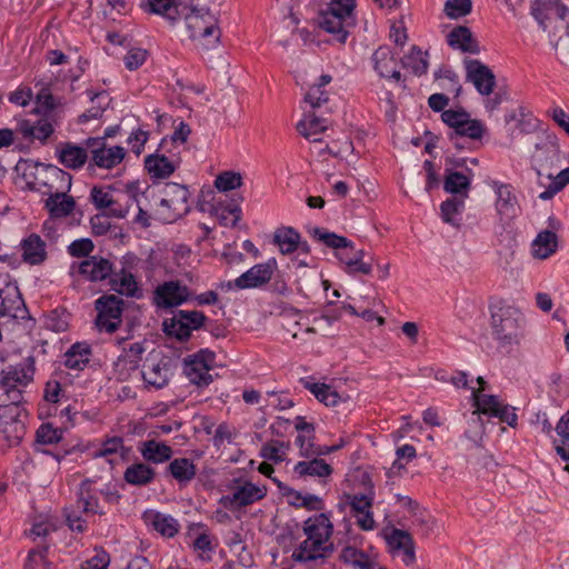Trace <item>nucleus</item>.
I'll return each instance as SVG.
<instances>
[{"mask_svg":"<svg viewBox=\"0 0 569 569\" xmlns=\"http://www.w3.org/2000/svg\"><path fill=\"white\" fill-rule=\"evenodd\" d=\"M332 529V523L325 513L309 518L303 526L307 538L293 551L292 558L299 562H310L330 557L333 552L330 541Z\"/></svg>","mask_w":569,"mask_h":569,"instance_id":"nucleus-1","label":"nucleus"},{"mask_svg":"<svg viewBox=\"0 0 569 569\" xmlns=\"http://www.w3.org/2000/svg\"><path fill=\"white\" fill-rule=\"evenodd\" d=\"M493 338L501 348L518 346L523 336L526 318L521 310L505 301L490 306Z\"/></svg>","mask_w":569,"mask_h":569,"instance_id":"nucleus-2","label":"nucleus"},{"mask_svg":"<svg viewBox=\"0 0 569 569\" xmlns=\"http://www.w3.org/2000/svg\"><path fill=\"white\" fill-rule=\"evenodd\" d=\"M48 179L51 182H46L48 194L44 207L51 218H64L70 216L74 208L76 201L73 197L68 196L71 188L72 177L56 166H48L46 169Z\"/></svg>","mask_w":569,"mask_h":569,"instance_id":"nucleus-3","label":"nucleus"},{"mask_svg":"<svg viewBox=\"0 0 569 569\" xmlns=\"http://www.w3.org/2000/svg\"><path fill=\"white\" fill-rule=\"evenodd\" d=\"M89 199L94 208L103 211L106 216L123 219L132 207L136 194L130 189L102 184L92 187Z\"/></svg>","mask_w":569,"mask_h":569,"instance_id":"nucleus-4","label":"nucleus"},{"mask_svg":"<svg viewBox=\"0 0 569 569\" xmlns=\"http://www.w3.org/2000/svg\"><path fill=\"white\" fill-rule=\"evenodd\" d=\"M355 7L356 0H331L318 23L326 32L333 34L338 42L345 43L349 30L356 24Z\"/></svg>","mask_w":569,"mask_h":569,"instance_id":"nucleus-5","label":"nucleus"},{"mask_svg":"<svg viewBox=\"0 0 569 569\" xmlns=\"http://www.w3.org/2000/svg\"><path fill=\"white\" fill-rule=\"evenodd\" d=\"M190 38L203 50L216 48L221 32L217 18L206 8H192L184 17Z\"/></svg>","mask_w":569,"mask_h":569,"instance_id":"nucleus-6","label":"nucleus"},{"mask_svg":"<svg viewBox=\"0 0 569 569\" xmlns=\"http://www.w3.org/2000/svg\"><path fill=\"white\" fill-rule=\"evenodd\" d=\"M97 495L98 489L96 488L94 480L84 479L80 483L77 491L76 503L66 508V519L72 531L82 532L84 530L86 521L82 519V513H104L100 508Z\"/></svg>","mask_w":569,"mask_h":569,"instance_id":"nucleus-7","label":"nucleus"},{"mask_svg":"<svg viewBox=\"0 0 569 569\" xmlns=\"http://www.w3.org/2000/svg\"><path fill=\"white\" fill-rule=\"evenodd\" d=\"M559 146L555 138L541 136L535 143L531 154V166L537 174V186L546 184L552 178V172L558 168Z\"/></svg>","mask_w":569,"mask_h":569,"instance_id":"nucleus-8","label":"nucleus"},{"mask_svg":"<svg viewBox=\"0 0 569 569\" xmlns=\"http://www.w3.org/2000/svg\"><path fill=\"white\" fill-rule=\"evenodd\" d=\"M441 118L452 129V132L449 133V139L458 148H460L457 142L458 138L467 137L472 140H479L486 132L485 124L477 119H471L469 113L463 110H445Z\"/></svg>","mask_w":569,"mask_h":569,"instance_id":"nucleus-9","label":"nucleus"},{"mask_svg":"<svg viewBox=\"0 0 569 569\" xmlns=\"http://www.w3.org/2000/svg\"><path fill=\"white\" fill-rule=\"evenodd\" d=\"M96 327L100 332L113 333L122 323L124 301L116 295H103L94 301Z\"/></svg>","mask_w":569,"mask_h":569,"instance_id":"nucleus-10","label":"nucleus"},{"mask_svg":"<svg viewBox=\"0 0 569 569\" xmlns=\"http://www.w3.org/2000/svg\"><path fill=\"white\" fill-rule=\"evenodd\" d=\"M214 352L202 349L184 360L183 372L190 383L207 387L213 380L210 371L214 367Z\"/></svg>","mask_w":569,"mask_h":569,"instance_id":"nucleus-11","label":"nucleus"},{"mask_svg":"<svg viewBox=\"0 0 569 569\" xmlns=\"http://www.w3.org/2000/svg\"><path fill=\"white\" fill-rule=\"evenodd\" d=\"M166 198L160 200L159 218L166 222H172L186 214L189 210V191L184 186L169 183L164 190Z\"/></svg>","mask_w":569,"mask_h":569,"instance_id":"nucleus-12","label":"nucleus"},{"mask_svg":"<svg viewBox=\"0 0 569 569\" xmlns=\"http://www.w3.org/2000/svg\"><path fill=\"white\" fill-rule=\"evenodd\" d=\"M228 488L231 493L223 496L221 502L229 509L249 506L261 500L267 495L266 487H259L242 479H232Z\"/></svg>","mask_w":569,"mask_h":569,"instance_id":"nucleus-13","label":"nucleus"},{"mask_svg":"<svg viewBox=\"0 0 569 569\" xmlns=\"http://www.w3.org/2000/svg\"><path fill=\"white\" fill-rule=\"evenodd\" d=\"M491 188L496 194L495 209L499 221L503 226H510L520 212V206L515 190L511 184L499 181H493Z\"/></svg>","mask_w":569,"mask_h":569,"instance_id":"nucleus-14","label":"nucleus"},{"mask_svg":"<svg viewBox=\"0 0 569 569\" xmlns=\"http://www.w3.org/2000/svg\"><path fill=\"white\" fill-rule=\"evenodd\" d=\"M171 375L170 362L167 359L160 357L159 353H149L141 369V376L147 387L161 389L168 385Z\"/></svg>","mask_w":569,"mask_h":569,"instance_id":"nucleus-15","label":"nucleus"},{"mask_svg":"<svg viewBox=\"0 0 569 569\" xmlns=\"http://www.w3.org/2000/svg\"><path fill=\"white\" fill-rule=\"evenodd\" d=\"M70 271L77 272L87 281L100 282L112 276L113 264L102 256H91L80 262H73Z\"/></svg>","mask_w":569,"mask_h":569,"instance_id":"nucleus-16","label":"nucleus"},{"mask_svg":"<svg viewBox=\"0 0 569 569\" xmlns=\"http://www.w3.org/2000/svg\"><path fill=\"white\" fill-rule=\"evenodd\" d=\"M104 139V137L89 138L84 144L89 149L96 166L111 169L123 160L126 151L120 146L108 148Z\"/></svg>","mask_w":569,"mask_h":569,"instance_id":"nucleus-17","label":"nucleus"},{"mask_svg":"<svg viewBox=\"0 0 569 569\" xmlns=\"http://www.w3.org/2000/svg\"><path fill=\"white\" fill-rule=\"evenodd\" d=\"M26 313L27 308L17 283L4 279L0 283V317L23 319Z\"/></svg>","mask_w":569,"mask_h":569,"instance_id":"nucleus-18","label":"nucleus"},{"mask_svg":"<svg viewBox=\"0 0 569 569\" xmlns=\"http://www.w3.org/2000/svg\"><path fill=\"white\" fill-rule=\"evenodd\" d=\"M190 298L187 286L179 281H167L159 284L153 292V303L158 308L168 309L181 306Z\"/></svg>","mask_w":569,"mask_h":569,"instance_id":"nucleus-19","label":"nucleus"},{"mask_svg":"<svg viewBox=\"0 0 569 569\" xmlns=\"http://www.w3.org/2000/svg\"><path fill=\"white\" fill-rule=\"evenodd\" d=\"M465 64L467 80L475 86L480 94L489 96L496 84L493 72L479 60L467 59Z\"/></svg>","mask_w":569,"mask_h":569,"instance_id":"nucleus-20","label":"nucleus"},{"mask_svg":"<svg viewBox=\"0 0 569 569\" xmlns=\"http://www.w3.org/2000/svg\"><path fill=\"white\" fill-rule=\"evenodd\" d=\"M296 429L302 432L297 437L296 443L300 448V455L306 458L328 455L340 448V446H316L312 441L315 431L313 426L309 422H306L300 417L298 418V422L296 423Z\"/></svg>","mask_w":569,"mask_h":569,"instance_id":"nucleus-21","label":"nucleus"},{"mask_svg":"<svg viewBox=\"0 0 569 569\" xmlns=\"http://www.w3.org/2000/svg\"><path fill=\"white\" fill-rule=\"evenodd\" d=\"M276 268V260L272 259L266 263H258L248 271L238 277L233 284L238 289L258 288L267 283Z\"/></svg>","mask_w":569,"mask_h":569,"instance_id":"nucleus-22","label":"nucleus"},{"mask_svg":"<svg viewBox=\"0 0 569 569\" xmlns=\"http://www.w3.org/2000/svg\"><path fill=\"white\" fill-rule=\"evenodd\" d=\"M300 383L326 406L353 405L349 395H340L327 383L313 382L311 378H301Z\"/></svg>","mask_w":569,"mask_h":569,"instance_id":"nucleus-23","label":"nucleus"},{"mask_svg":"<svg viewBox=\"0 0 569 569\" xmlns=\"http://www.w3.org/2000/svg\"><path fill=\"white\" fill-rule=\"evenodd\" d=\"M273 243L282 254H290L300 249L302 252L310 251L309 244L301 241L300 233L292 227H280L273 233Z\"/></svg>","mask_w":569,"mask_h":569,"instance_id":"nucleus-24","label":"nucleus"},{"mask_svg":"<svg viewBox=\"0 0 569 569\" xmlns=\"http://www.w3.org/2000/svg\"><path fill=\"white\" fill-rule=\"evenodd\" d=\"M89 149L72 142H62L57 147L56 153L59 162L68 169L82 168L88 160Z\"/></svg>","mask_w":569,"mask_h":569,"instance_id":"nucleus-25","label":"nucleus"},{"mask_svg":"<svg viewBox=\"0 0 569 569\" xmlns=\"http://www.w3.org/2000/svg\"><path fill=\"white\" fill-rule=\"evenodd\" d=\"M375 71L382 78H392L396 81L401 79V73L397 70V60L389 47H379L372 54Z\"/></svg>","mask_w":569,"mask_h":569,"instance_id":"nucleus-26","label":"nucleus"},{"mask_svg":"<svg viewBox=\"0 0 569 569\" xmlns=\"http://www.w3.org/2000/svg\"><path fill=\"white\" fill-rule=\"evenodd\" d=\"M386 541L391 549L402 550V561L406 566H411L415 563V542L408 531L393 528L390 533L386 535Z\"/></svg>","mask_w":569,"mask_h":569,"instance_id":"nucleus-27","label":"nucleus"},{"mask_svg":"<svg viewBox=\"0 0 569 569\" xmlns=\"http://www.w3.org/2000/svg\"><path fill=\"white\" fill-rule=\"evenodd\" d=\"M147 525L151 526L157 532L163 537L172 538L180 529L179 522L169 515L156 511H147L143 515Z\"/></svg>","mask_w":569,"mask_h":569,"instance_id":"nucleus-28","label":"nucleus"},{"mask_svg":"<svg viewBox=\"0 0 569 569\" xmlns=\"http://www.w3.org/2000/svg\"><path fill=\"white\" fill-rule=\"evenodd\" d=\"M112 274L113 277L110 279L112 290L131 298H140L142 296V291L130 271L122 268L119 272Z\"/></svg>","mask_w":569,"mask_h":569,"instance_id":"nucleus-29","label":"nucleus"},{"mask_svg":"<svg viewBox=\"0 0 569 569\" xmlns=\"http://www.w3.org/2000/svg\"><path fill=\"white\" fill-rule=\"evenodd\" d=\"M33 373L32 363L8 367L0 373V382L3 387L27 386L33 379Z\"/></svg>","mask_w":569,"mask_h":569,"instance_id":"nucleus-30","label":"nucleus"},{"mask_svg":"<svg viewBox=\"0 0 569 569\" xmlns=\"http://www.w3.org/2000/svg\"><path fill=\"white\" fill-rule=\"evenodd\" d=\"M558 249L556 232L540 231L531 243V254L535 259L545 260L551 257Z\"/></svg>","mask_w":569,"mask_h":569,"instance_id":"nucleus-31","label":"nucleus"},{"mask_svg":"<svg viewBox=\"0 0 569 569\" xmlns=\"http://www.w3.org/2000/svg\"><path fill=\"white\" fill-rule=\"evenodd\" d=\"M472 397L476 407V410L472 412V415L477 416V418L473 419V423L479 425V427L481 428L482 422L480 419V415L482 413L496 417L498 415L499 409L502 407V403L496 396L483 395L480 392V390H473Z\"/></svg>","mask_w":569,"mask_h":569,"instance_id":"nucleus-32","label":"nucleus"},{"mask_svg":"<svg viewBox=\"0 0 569 569\" xmlns=\"http://www.w3.org/2000/svg\"><path fill=\"white\" fill-rule=\"evenodd\" d=\"M178 161L168 159L164 154H150L144 159V168L152 178L164 179L171 176Z\"/></svg>","mask_w":569,"mask_h":569,"instance_id":"nucleus-33","label":"nucleus"},{"mask_svg":"<svg viewBox=\"0 0 569 569\" xmlns=\"http://www.w3.org/2000/svg\"><path fill=\"white\" fill-rule=\"evenodd\" d=\"M23 260L30 264H39L47 257L46 243L40 236L32 233L26 238L22 243Z\"/></svg>","mask_w":569,"mask_h":569,"instance_id":"nucleus-34","label":"nucleus"},{"mask_svg":"<svg viewBox=\"0 0 569 569\" xmlns=\"http://www.w3.org/2000/svg\"><path fill=\"white\" fill-rule=\"evenodd\" d=\"M139 451L147 461L153 463L168 461L173 452L171 447L153 439L141 442Z\"/></svg>","mask_w":569,"mask_h":569,"instance_id":"nucleus-35","label":"nucleus"},{"mask_svg":"<svg viewBox=\"0 0 569 569\" xmlns=\"http://www.w3.org/2000/svg\"><path fill=\"white\" fill-rule=\"evenodd\" d=\"M91 348L86 342H77L64 353V366L73 370H82L89 362Z\"/></svg>","mask_w":569,"mask_h":569,"instance_id":"nucleus-36","label":"nucleus"},{"mask_svg":"<svg viewBox=\"0 0 569 569\" xmlns=\"http://www.w3.org/2000/svg\"><path fill=\"white\" fill-rule=\"evenodd\" d=\"M448 43L453 49H459L463 52L476 53L478 52V46L472 38V33L469 28L459 26L455 28L448 34Z\"/></svg>","mask_w":569,"mask_h":569,"instance_id":"nucleus-37","label":"nucleus"},{"mask_svg":"<svg viewBox=\"0 0 569 569\" xmlns=\"http://www.w3.org/2000/svg\"><path fill=\"white\" fill-rule=\"evenodd\" d=\"M140 7L148 13L162 16L170 21L177 20L178 7L176 0H141Z\"/></svg>","mask_w":569,"mask_h":569,"instance_id":"nucleus-38","label":"nucleus"},{"mask_svg":"<svg viewBox=\"0 0 569 569\" xmlns=\"http://www.w3.org/2000/svg\"><path fill=\"white\" fill-rule=\"evenodd\" d=\"M26 433L24 421H0V442L7 447L17 446Z\"/></svg>","mask_w":569,"mask_h":569,"instance_id":"nucleus-39","label":"nucleus"},{"mask_svg":"<svg viewBox=\"0 0 569 569\" xmlns=\"http://www.w3.org/2000/svg\"><path fill=\"white\" fill-rule=\"evenodd\" d=\"M295 472L300 477L311 476V477H328L332 472V468L325 460L313 458L309 461H299L295 466Z\"/></svg>","mask_w":569,"mask_h":569,"instance_id":"nucleus-40","label":"nucleus"},{"mask_svg":"<svg viewBox=\"0 0 569 569\" xmlns=\"http://www.w3.org/2000/svg\"><path fill=\"white\" fill-rule=\"evenodd\" d=\"M168 470L171 476L180 483H187L191 481L197 472L193 462L187 458H177L172 460L168 466Z\"/></svg>","mask_w":569,"mask_h":569,"instance_id":"nucleus-41","label":"nucleus"},{"mask_svg":"<svg viewBox=\"0 0 569 569\" xmlns=\"http://www.w3.org/2000/svg\"><path fill=\"white\" fill-rule=\"evenodd\" d=\"M154 470L140 462L129 466L124 472V479L128 483L134 486H146L154 478Z\"/></svg>","mask_w":569,"mask_h":569,"instance_id":"nucleus-42","label":"nucleus"},{"mask_svg":"<svg viewBox=\"0 0 569 569\" xmlns=\"http://www.w3.org/2000/svg\"><path fill=\"white\" fill-rule=\"evenodd\" d=\"M569 183V168H566L558 173L552 172V178L540 188L542 191L538 194L541 200H550L561 191Z\"/></svg>","mask_w":569,"mask_h":569,"instance_id":"nucleus-43","label":"nucleus"},{"mask_svg":"<svg viewBox=\"0 0 569 569\" xmlns=\"http://www.w3.org/2000/svg\"><path fill=\"white\" fill-rule=\"evenodd\" d=\"M311 237L333 249L350 248L353 249L352 242L346 237L329 232L325 228L315 227L309 230Z\"/></svg>","mask_w":569,"mask_h":569,"instance_id":"nucleus-44","label":"nucleus"},{"mask_svg":"<svg viewBox=\"0 0 569 569\" xmlns=\"http://www.w3.org/2000/svg\"><path fill=\"white\" fill-rule=\"evenodd\" d=\"M443 188L447 192L461 194V199H465L470 188V178L458 171H449L446 176Z\"/></svg>","mask_w":569,"mask_h":569,"instance_id":"nucleus-45","label":"nucleus"},{"mask_svg":"<svg viewBox=\"0 0 569 569\" xmlns=\"http://www.w3.org/2000/svg\"><path fill=\"white\" fill-rule=\"evenodd\" d=\"M326 129L327 121L317 117L315 113L306 114L297 124L299 133L307 139H311L313 136L323 132Z\"/></svg>","mask_w":569,"mask_h":569,"instance_id":"nucleus-46","label":"nucleus"},{"mask_svg":"<svg viewBox=\"0 0 569 569\" xmlns=\"http://www.w3.org/2000/svg\"><path fill=\"white\" fill-rule=\"evenodd\" d=\"M427 52H422L419 48L412 47L410 52L402 59L405 68L410 69L416 76L425 74L428 70Z\"/></svg>","mask_w":569,"mask_h":569,"instance_id":"nucleus-47","label":"nucleus"},{"mask_svg":"<svg viewBox=\"0 0 569 569\" xmlns=\"http://www.w3.org/2000/svg\"><path fill=\"white\" fill-rule=\"evenodd\" d=\"M340 559L356 569H373V562L369 557L351 546L342 549Z\"/></svg>","mask_w":569,"mask_h":569,"instance_id":"nucleus-48","label":"nucleus"},{"mask_svg":"<svg viewBox=\"0 0 569 569\" xmlns=\"http://www.w3.org/2000/svg\"><path fill=\"white\" fill-rule=\"evenodd\" d=\"M363 257V250H356L352 256L341 254L340 260L346 264L349 273L370 274L372 271L371 263L365 262Z\"/></svg>","mask_w":569,"mask_h":569,"instance_id":"nucleus-49","label":"nucleus"},{"mask_svg":"<svg viewBox=\"0 0 569 569\" xmlns=\"http://www.w3.org/2000/svg\"><path fill=\"white\" fill-rule=\"evenodd\" d=\"M163 331L181 341L188 339L192 332L187 322L179 318V312H176L171 319L163 321Z\"/></svg>","mask_w":569,"mask_h":569,"instance_id":"nucleus-50","label":"nucleus"},{"mask_svg":"<svg viewBox=\"0 0 569 569\" xmlns=\"http://www.w3.org/2000/svg\"><path fill=\"white\" fill-rule=\"evenodd\" d=\"M242 184V177L239 172L224 171L217 176L214 187L222 192L234 190Z\"/></svg>","mask_w":569,"mask_h":569,"instance_id":"nucleus-51","label":"nucleus"},{"mask_svg":"<svg viewBox=\"0 0 569 569\" xmlns=\"http://www.w3.org/2000/svg\"><path fill=\"white\" fill-rule=\"evenodd\" d=\"M463 199L451 198L441 203V217L446 223L458 226L455 216L460 213L463 209Z\"/></svg>","mask_w":569,"mask_h":569,"instance_id":"nucleus-52","label":"nucleus"},{"mask_svg":"<svg viewBox=\"0 0 569 569\" xmlns=\"http://www.w3.org/2000/svg\"><path fill=\"white\" fill-rule=\"evenodd\" d=\"M21 130L26 137H31L38 140H46L52 132L53 128L51 123L47 121H39L36 124L22 123Z\"/></svg>","mask_w":569,"mask_h":569,"instance_id":"nucleus-53","label":"nucleus"},{"mask_svg":"<svg viewBox=\"0 0 569 569\" xmlns=\"http://www.w3.org/2000/svg\"><path fill=\"white\" fill-rule=\"evenodd\" d=\"M471 0H447L445 12L450 19H459L471 12Z\"/></svg>","mask_w":569,"mask_h":569,"instance_id":"nucleus-54","label":"nucleus"},{"mask_svg":"<svg viewBox=\"0 0 569 569\" xmlns=\"http://www.w3.org/2000/svg\"><path fill=\"white\" fill-rule=\"evenodd\" d=\"M348 501L351 507L352 515L363 513L372 508L373 492L369 493H355L348 496Z\"/></svg>","mask_w":569,"mask_h":569,"instance_id":"nucleus-55","label":"nucleus"},{"mask_svg":"<svg viewBox=\"0 0 569 569\" xmlns=\"http://www.w3.org/2000/svg\"><path fill=\"white\" fill-rule=\"evenodd\" d=\"M288 445L281 441H271L262 446L261 457L274 462H280L284 459Z\"/></svg>","mask_w":569,"mask_h":569,"instance_id":"nucleus-56","label":"nucleus"},{"mask_svg":"<svg viewBox=\"0 0 569 569\" xmlns=\"http://www.w3.org/2000/svg\"><path fill=\"white\" fill-rule=\"evenodd\" d=\"M94 249L93 242L89 238H81L72 241L68 247V252L71 257L89 258Z\"/></svg>","mask_w":569,"mask_h":569,"instance_id":"nucleus-57","label":"nucleus"},{"mask_svg":"<svg viewBox=\"0 0 569 569\" xmlns=\"http://www.w3.org/2000/svg\"><path fill=\"white\" fill-rule=\"evenodd\" d=\"M27 411L22 406L2 403L0 405V421H24Z\"/></svg>","mask_w":569,"mask_h":569,"instance_id":"nucleus-58","label":"nucleus"},{"mask_svg":"<svg viewBox=\"0 0 569 569\" xmlns=\"http://www.w3.org/2000/svg\"><path fill=\"white\" fill-rule=\"evenodd\" d=\"M147 56H148V52L144 49H141V48L130 49L123 58L126 68L131 71L138 69L139 67H141L144 63Z\"/></svg>","mask_w":569,"mask_h":569,"instance_id":"nucleus-59","label":"nucleus"},{"mask_svg":"<svg viewBox=\"0 0 569 569\" xmlns=\"http://www.w3.org/2000/svg\"><path fill=\"white\" fill-rule=\"evenodd\" d=\"M62 438V430L51 425H42L37 431V439L41 443H56Z\"/></svg>","mask_w":569,"mask_h":569,"instance_id":"nucleus-60","label":"nucleus"},{"mask_svg":"<svg viewBox=\"0 0 569 569\" xmlns=\"http://www.w3.org/2000/svg\"><path fill=\"white\" fill-rule=\"evenodd\" d=\"M328 93L322 89V87H318L313 84L310 87L308 92L305 96V101L311 106V108H318L322 103L328 101Z\"/></svg>","mask_w":569,"mask_h":569,"instance_id":"nucleus-61","label":"nucleus"},{"mask_svg":"<svg viewBox=\"0 0 569 569\" xmlns=\"http://www.w3.org/2000/svg\"><path fill=\"white\" fill-rule=\"evenodd\" d=\"M219 222L224 227H236L241 219V209L238 206L221 210L218 213Z\"/></svg>","mask_w":569,"mask_h":569,"instance_id":"nucleus-62","label":"nucleus"},{"mask_svg":"<svg viewBox=\"0 0 569 569\" xmlns=\"http://www.w3.org/2000/svg\"><path fill=\"white\" fill-rule=\"evenodd\" d=\"M178 312H179V318L183 319L192 331L202 327V325L204 323V321L207 319L206 316L201 311H197V310H192V311L179 310Z\"/></svg>","mask_w":569,"mask_h":569,"instance_id":"nucleus-63","label":"nucleus"},{"mask_svg":"<svg viewBox=\"0 0 569 569\" xmlns=\"http://www.w3.org/2000/svg\"><path fill=\"white\" fill-rule=\"evenodd\" d=\"M46 547L42 549H32L27 558L24 569H48L44 560Z\"/></svg>","mask_w":569,"mask_h":569,"instance_id":"nucleus-64","label":"nucleus"}]
</instances>
